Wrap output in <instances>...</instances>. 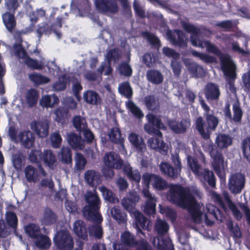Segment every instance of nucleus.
<instances>
[{
	"instance_id": "f257e3e1",
	"label": "nucleus",
	"mask_w": 250,
	"mask_h": 250,
	"mask_svg": "<svg viewBox=\"0 0 250 250\" xmlns=\"http://www.w3.org/2000/svg\"><path fill=\"white\" fill-rule=\"evenodd\" d=\"M169 191L170 201L179 207L187 209L192 222L200 224L203 213L189 188L180 185H174L170 188Z\"/></svg>"
},
{
	"instance_id": "f03ea898",
	"label": "nucleus",
	"mask_w": 250,
	"mask_h": 250,
	"mask_svg": "<svg viewBox=\"0 0 250 250\" xmlns=\"http://www.w3.org/2000/svg\"><path fill=\"white\" fill-rule=\"evenodd\" d=\"M139 196L134 193H130L127 197L122 200V205L124 208L129 212H133L135 219V224L138 234H142L145 236V233L142 229H148V225H146L148 222L147 219L141 212L134 210L136 203L139 200Z\"/></svg>"
},
{
	"instance_id": "7ed1b4c3",
	"label": "nucleus",
	"mask_w": 250,
	"mask_h": 250,
	"mask_svg": "<svg viewBox=\"0 0 250 250\" xmlns=\"http://www.w3.org/2000/svg\"><path fill=\"white\" fill-rule=\"evenodd\" d=\"M84 197L87 205L83 208V216L88 220L101 223L103 218L99 212L101 206L99 197L91 192H88Z\"/></svg>"
},
{
	"instance_id": "20e7f679",
	"label": "nucleus",
	"mask_w": 250,
	"mask_h": 250,
	"mask_svg": "<svg viewBox=\"0 0 250 250\" xmlns=\"http://www.w3.org/2000/svg\"><path fill=\"white\" fill-rule=\"evenodd\" d=\"M169 228L168 224L164 220L159 219L155 223V229L158 235L154 237L152 244L154 247H157L158 250H174L171 239L165 236Z\"/></svg>"
},
{
	"instance_id": "39448f33",
	"label": "nucleus",
	"mask_w": 250,
	"mask_h": 250,
	"mask_svg": "<svg viewBox=\"0 0 250 250\" xmlns=\"http://www.w3.org/2000/svg\"><path fill=\"white\" fill-rule=\"evenodd\" d=\"M29 159L34 163L38 164V167L41 174L43 176H46V172L43 169L41 162L44 163L50 168H53L54 165L56 162L55 155L51 150H45L42 153L40 150H32L29 154Z\"/></svg>"
},
{
	"instance_id": "423d86ee",
	"label": "nucleus",
	"mask_w": 250,
	"mask_h": 250,
	"mask_svg": "<svg viewBox=\"0 0 250 250\" xmlns=\"http://www.w3.org/2000/svg\"><path fill=\"white\" fill-rule=\"evenodd\" d=\"M171 161L174 165L172 167L167 162H162L159 166L161 172L172 179L177 178L182 170V163L178 154L171 155Z\"/></svg>"
},
{
	"instance_id": "0eeeda50",
	"label": "nucleus",
	"mask_w": 250,
	"mask_h": 250,
	"mask_svg": "<svg viewBox=\"0 0 250 250\" xmlns=\"http://www.w3.org/2000/svg\"><path fill=\"white\" fill-rule=\"evenodd\" d=\"M147 123L144 125V129L146 132L150 135L161 136V130H166V126L163 123L159 117L152 113H148L146 115Z\"/></svg>"
},
{
	"instance_id": "6e6552de",
	"label": "nucleus",
	"mask_w": 250,
	"mask_h": 250,
	"mask_svg": "<svg viewBox=\"0 0 250 250\" xmlns=\"http://www.w3.org/2000/svg\"><path fill=\"white\" fill-rule=\"evenodd\" d=\"M122 6H128L127 0H118ZM97 9L102 13L115 14L119 11L117 0H95Z\"/></svg>"
},
{
	"instance_id": "1a4fd4ad",
	"label": "nucleus",
	"mask_w": 250,
	"mask_h": 250,
	"mask_svg": "<svg viewBox=\"0 0 250 250\" xmlns=\"http://www.w3.org/2000/svg\"><path fill=\"white\" fill-rule=\"evenodd\" d=\"M190 41L192 45L201 48L206 47L207 51L209 53H213L216 56H219V49L215 45L211 44L209 41L205 40L203 37L204 33L207 32H190Z\"/></svg>"
},
{
	"instance_id": "9d476101",
	"label": "nucleus",
	"mask_w": 250,
	"mask_h": 250,
	"mask_svg": "<svg viewBox=\"0 0 250 250\" xmlns=\"http://www.w3.org/2000/svg\"><path fill=\"white\" fill-rule=\"evenodd\" d=\"M220 63L225 78L237 76L236 65L229 54H223L220 51Z\"/></svg>"
},
{
	"instance_id": "9b49d317",
	"label": "nucleus",
	"mask_w": 250,
	"mask_h": 250,
	"mask_svg": "<svg viewBox=\"0 0 250 250\" xmlns=\"http://www.w3.org/2000/svg\"><path fill=\"white\" fill-rule=\"evenodd\" d=\"M53 240L59 250H71L73 248V240L66 231L58 232L54 236Z\"/></svg>"
},
{
	"instance_id": "f8f14e48",
	"label": "nucleus",
	"mask_w": 250,
	"mask_h": 250,
	"mask_svg": "<svg viewBox=\"0 0 250 250\" xmlns=\"http://www.w3.org/2000/svg\"><path fill=\"white\" fill-rule=\"evenodd\" d=\"M245 185V177L241 173H235L230 175L228 188L230 192L235 194L240 193Z\"/></svg>"
},
{
	"instance_id": "ddd939ff",
	"label": "nucleus",
	"mask_w": 250,
	"mask_h": 250,
	"mask_svg": "<svg viewBox=\"0 0 250 250\" xmlns=\"http://www.w3.org/2000/svg\"><path fill=\"white\" fill-rule=\"evenodd\" d=\"M121 241L127 247L133 248L137 247V250H138L140 247V242L143 241L147 243V250H152L150 246L146 240L141 239L137 241L135 235L128 230H125L121 234Z\"/></svg>"
},
{
	"instance_id": "4468645a",
	"label": "nucleus",
	"mask_w": 250,
	"mask_h": 250,
	"mask_svg": "<svg viewBox=\"0 0 250 250\" xmlns=\"http://www.w3.org/2000/svg\"><path fill=\"white\" fill-rule=\"evenodd\" d=\"M154 136L148 140V146L153 149L158 150L161 154L166 155L167 152L168 148L163 140V134L161 136L159 135Z\"/></svg>"
},
{
	"instance_id": "2eb2a0df",
	"label": "nucleus",
	"mask_w": 250,
	"mask_h": 250,
	"mask_svg": "<svg viewBox=\"0 0 250 250\" xmlns=\"http://www.w3.org/2000/svg\"><path fill=\"white\" fill-rule=\"evenodd\" d=\"M108 136L111 141L117 145L119 152L122 154L126 152L124 145L125 139L121 137V131L119 128H112Z\"/></svg>"
},
{
	"instance_id": "dca6fc26",
	"label": "nucleus",
	"mask_w": 250,
	"mask_h": 250,
	"mask_svg": "<svg viewBox=\"0 0 250 250\" xmlns=\"http://www.w3.org/2000/svg\"><path fill=\"white\" fill-rule=\"evenodd\" d=\"M104 164L106 166L110 168L120 169L123 166V161L118 154L114 152L106 153L104 157Z\"/></svg>"
},
{
	"instance_id": "f3484780",
	"label": "nucleus",
	"mask_w": 250,
	"mask_h": 250,
	"mask_svg": "<svg viewBox=\"0 0 250 250\" xmlns=\"http://www.w3.org/2000/svg\"><path fill=\"white\" fill-rule=\"evenodd\" d=\"M128 140L138 153L144 154L146 146L144 139L135 133L132 132L128 136Z\"/></svg>"
},
{
	"instance_id": "a211bd4d",
	"label": "nucleus",
	"mask_w": 250,
	"mask_h": 250,
	"mask_svg": "<svg viewBox=\"0 0 250 250\" xmlns=\"http://www.w3.org/2000/svg\"><path fill=\"white\" fill-rule=\"evenodd\" d=\"M167 125L170 129L177 134L184 133L190 125V122L188 119H183L180 122L177 123L174 120H169Z\"/></svg>"
},
{
	"instance_id": "6ab92c4d",
	"label": "nucleus",
	"mask_w": 250,
	"mask_h": 250,
	"mask_svg": "<svg viewBox=\"0 0 250 250\" xmlns=\"http://www.w3.org/2000/svg\"><path fill=\"white\" fill-rule=\"evenodd\" d=\"M169 41L174 45L184 47L187 45L186 32H166Z\"/></svg>"
},
{
	"instance_id": "aec40b11",
	"label": "nucleus",
	"mask_w": 250,
	"mask_h": 250,
	"mask_svg": "<svg viewBox=\"0 0 250 250\" xmlns=\"http://www.w3.org/2000/svg\"><path fill=\"white\" fill-rule=\"evenodd\" d=\"M100 173L94 170H87L84 174V178L90 187H96L101 183Z\"/></svg>"
},
{
	"instance_id": "412c9836",
	"label": "nucleus",
	"mask_w": 250,
	"mask_h": 250,
	"mask_svg": "<svg viewBox=\"0 0 250 250\" xmlns=\"http://www.w3.org/2000/svg\"><path fill=\"white\" fill-rule=\"evenodd\" d=\"M73 231L78 237L84 241L88 240V228L83 221L79 220L74 222Z\"/></svg>"
},
{
	"instance_id": "4be33fe9",
	"label": "nucleus",
	"mask_w": 250,
	"mask_h": 250,
	"mask_svg": "<svg viewBox=\"0 0 250 250\" xmlns=\"http://www.w3.org/2000/svg\"><path fill=\"white\" fill-rule=\"evenodd\" d=\"M31 128L40 137L44 138L48 136L49 125L47 123L34 121L31 124Z\"/></svg>"
},
{
	"instance_id": "5701e85b",
	"label": "nucleus",
	"mask_w": 250,
	"mask_h": 250,
	"mask_svg": "<svg viewBox=\"0 0 250 250\" xmlns=\"http://www.w3.org/2000/svg\"><path fill=\"white\" fill-rule=\"evenodd\" d=\"M215 143L216 146H210L209 154L214 161V169L216 174L219 176V134L216 135Z\"/></svg>"
},
{
	"instance_id": "b1692460",
	"label": "nucleus",
	"mask_w": 250,
	"mask_h": 250,
	"mask_svg": "<svg viewBox=\"0 0 250 250\" xmlns=\"http://www.w3.org/2000/svg\"><path fill=\"white\" fill-rule=\"evenodd\" d=\"M19 138L23 146L26 148H31L34 144L35 137L33 133L29 130L20 132Z\"/></svg>"
},
{
	"instance_id": "393cba45",
	"label": "nucleus",
	"mask_w": 250,
	"mask_h": 250,
	"mask_svg": "<svg viewBox=\"0 0 250 250\" xmlns=\"http://www.w3.org/2000/svg\"><path fill=\"white\" fill-rule=\"evenodd\" d=\"M67 141L69 145L74 149H82L84 145L82 142V137L74 132H70L67 135Z\"/></svg>"
},
{
	"instance_id": "a878e982",
	"label": "nucleus",
	"mask_w": 250,
	"mask_h": 250,
	"mask_svg": "<svg viewBox=\"0 0 250 250\" xmlns=\"http://www.w3.org/2000/svg\"><path fill=\"white\" fill-rule=\"evenodd\" d=\"M84 101L92 105L101 104L102 100L98 93L95 91L87 90L83 94Z\"/></svg>"
},
{
	"instance_id": "bb28decb",
	"label": "nucleus",
	"mask_w": 250,
	"mask_h": 250,
	"mask_svg": "<svg viewBox=\"0 0 250 250\" xmlns=\"http://www.w3.org/2000/svg\"><path fill=\"white\" fill-rule=\"evenodd\" d=\"M39 98V92L35 88L28 89L25 95V100L28 107L30 108L36 106Z\"/></svg>"
},
{
	"instance_id": "cd10ccee",
	"label": "nucleus",
	"mask_w": 250,
	"mask_h": 250,
	"mask_svg": "<svg viewBox=\"0 0 250 250\" xmlns=\"http://www.w3.org/2000/svg\"><path fill=\"white\" fill-rule=\"evenodd\" d=\"M186 66L189 72L196 78H202L205 75V71L202 66L194 62H187Z\"/></svg>"
},
{
	"instance_id": "c85d7f7f",
	"label": "nucleus",
	"mask_w": 250,
	"mask_h": 250,
	"mask_svg": "<svg viewBox=\"0 0 250 250\" xmlns=\"http://www.w3.org/2000/svg\"><path fill=\"white\" fill-rule=\"evenodd\" d=\"M147 80L154 84H159L163 83L164 77L160 71L156 69L147 70L146 74Z\"/></svg>"
},
{
	"instance_id": "c756f323",
	"label": "nucleus",
	"mask_w": 250,
	"mask_h": 250,
	"mask_svg": "<svg viewBox=\"0 0 250 250\" xmlns=\"http://www.w3.org/2000/svg\"><path fill=\"white\" fill-rule=\"evenodd\" d=\"M201 175L197 176L203 182L207 183L212 188L216 185V178L213 172L208 169H204L203 172H201Z\"/></svg>"
},
{
	"instance_id": "7c9ffc66",
	"label": "nucleus",
	"mask_w": 250,
	"mask_h": 250,
	"mask_svg": "<svg viewBox=\"0 0 250 250\" xmlns=\"http://www.w3.org/2000/svg\"><path fill=\"white\" fill-rule=\"evenodd\" d=\"M40 170L31 165H27L25 168V175L29 182H37L40 179Z\"/></svg>"
},
{
	"instance_id": "2f4dec72",
	"label": "nucleus",
	"mask_w": 250,
	"mask_h": 250,
	"mask_svg": "<svg viewBox=\"0 0 250 250\" xmlns=\"http://www.w3.org/2000/svg\"><path fill=\"white\" fill-rule=\"evenodd\" d=\"M124 173L126 175L128 179L133 182L139 183L141 176L138 170H133L132 167L130 165H125L123 167Z\"/></svg>"
},
{
	"instance_id": "473e14b6",
	"label": "nucleus",
	"mask_w": 250,
	"mask_h": 250,
	"mask_svg": "<svg viewBox=\"0 0 250 250\" xmlns=\"http://www.w3.org/2000/svg\"><path fill=\"white\" fill-rule=\"evenodd\" d=\"M2 18L6 29L8 31H12L16 25L14 14L7 12L2 15Z\"/></svg>"
},
{
	"instance_id": "72a5a7b5",
	"label": "nucleus",
	"mask_w": 250,
	"mask_h": 250,
	"mask_svg": "<svg viewBox=\"0 0 250 250\" xmlns=\"http://www.w3.org/2000/svg\"><path fill=\"white\" fill-rule=\"evenodd\" d=\"M205 93V96L208 100H215L219 97V88L215 84L208 83L206 85Z\"/></svg>"
},
{
	"instance_id": "f704fd0d",
	"label": "nucleus",
	"mask_w": 250,
	"mask_h": 250,
	"mask_svg": "<svg viewBox=\"0 0 250 250\" xmlns=\"http://www.w3.org/2000/svg\"><path fill=\"white\" fill-rule=\"evenodd\" d=\"M126 56L127 62H121L119 65L118 70L121 75L128 77L131 76L132 74V68L128 64V62L130 60V53H128Z\"/></svg>"
},
{
	"instance_id": "c9c22d12",
	"label": "nucleus",
	"mask_w": 250,
	"mask_h": 250,
	"mask_svg": "<svg viewBox=\"0 0 250 250\" xmlns=\"http://www.w3.org/2000/svg\"><path fill=\"white\" fill-rule=\"evenodd\" d=\"M72 154L70 148L67 146H63L59 153L58 156L62 162L66 164H72Z\"/></svg>"
},
{
	"instance_id": "e433bc0d",
	"label": "nucleus",
	"mask_w": 250,
	"mask_h": 250,
	"mask_svg": "<svg viewBox=\"0 0 250 250\" xmlns=\"http://www.w3.org/2000/svg\"><path fill=\"white\" fill-rule=\"evenodd\" d=\"M59 99L55 94L52 95H45L42 97L40 104L41 105L45 107H52L55 104H58Z\"/></svg>"
},
{
	"instance_id": "4c0bfd02",
	"label": "nucleus",
	"mask_w": 250,
	"mask_h": 250,
	"mask_svg": "<svg viewBox=\"0 0 250 250\" xmlns=\"http://www.w3.org/2000/svg\"><path fill=\"white\" fill-rule=\"evenodd\" d=\"M57 221V215L49 208H46L44 209L42 222L46 226L51 225L54 224Z\"/></svg>"
},
{
	"instance_id": "58836bf2",
	"label": "nucleus",
	"mask_w": 250,
	"mask_h": 250,
	"mask_svg": "<svg viewBox=\"0 0 250 250\" xmlns=\"http://www.w3.org/2000/svg\"><path fill=\"white\" fill-rule=\"evenodd\" d=\"M144 102L147 109L149 110L155 111L159 108V101L154 95L146 96L144 99Z\"/></svg>"
},
{
	"instance_id": "ea45409f",
	"label": "nucleus",
	"mask_w": 250,
	"mask_h": 250,
	"mask_svg": "<svg viewBox=\"0 0 250 250\" xmlns=\"http://www.w3.org/2000/svg\"><path fill=\"white\" fill-rule=\"evenodd\" d=\"M69 110L68 108L64 107H59L55 111L56 115V121L62 125L64 124L66 122L68 115Z\"/></svg>"
},
{
	"instance_id": "a19ab883",
	"label": "nucleus",
	"mask_w": 250,
	"mask_h": 250,
	"mask_svg": "<svg viewBox=\"0 0 250 250\" xmlns=\"http://www.w3.org/2000/svg\"><path fill=\"white\" fill-rule=\"evenodd\" d=\"M111 214L113 218L119 224H124L126 222V214L122 212L118 208H113L111 209Z\"/></svg>"
},
{
	"instance_id": "79ce46f5",
	"label": "nucleus",
	"mask_w": 250,
	"mask_h": 250,
	"mask_svg": "<svg viewBox=\"0 0 250 250\" xmlns=\"http://www.w3.org/2000/svg\"><path fill=\"white\" fill-rule=\"evenodd\" d=\"M68 81L69 78L65 74H62L59 77V80L53 83L52 87L55 91H63L66 89Z\"/></svg>"
},
{
	"instance_id": "37998d69",
	"label": "nucleus",
	"mask_w": 250,
	"mask_h": 250,
	"mask_svg": "<svg viewBox=\"0 0 250 250\" xmlns=\"http://www.w3.org/2000/svg\"><path fill=\"white\" fill-rule=\"evenodd\" d=\"M29 78L32 82L37 85L45 84L50 81V79L48 77L38 73L30 74Z\"/></svg>"
},
{
	"instance_id": "c03bdc74",
	"label": "nucleus",
	"mask_w": 250,
	"mask_h": 250,
	"mask_svg": "<svg viewBox=\"0 0 250 250\" xmlns=\"http://www.w3.org/2000/svg\"><path fill=\"white\" fill-rule=\"evenodd\" d=\"M5 218L8 226L13 229L16 230L18 219L16 213L13 211H9L6 213Z\"/></svg>"
},
{
	"instance_id": "a18cd8bd",
	"label": "nucleus",
	"mask_w": 250,
	"mask_h": 250,
	"mask_svg": "<svg viewBox=\"0 0 250 250\" xmlns=\"http://www.w3.org/2000/svg\"><path fill=\"white\" fill-rule=\"evenodd\" d=\"M233 116H231V119L230 121H233L235 123H239L242 121L243 112L239 104H234L232 105Z\"/></svg>"
},
{
	"instance_id": "49530a36",
	"label": "nucleus",
	"mask_w": 250,
	"mask_h": 250,
	"mask_svg": "<svg viewBox=\"0 0 250 250\" xmlns=\"http://www.w3.org/2000/svg\"><path fill=\"white\" fill-rule=\"evenodd\" d=\"M126 105L129 111L137 118L142 119L144 114L141 109L137 106L132 101H129L126 103Z\"/></svg>"
},
{
	"instance_id": "de8ad7c7",
	"label": "nucleus",
	"mask_w": 250,
	"mask_h": 250,
	"mask_svg": "<svg viewBox=\"0 0 250 250\" xmlns=\"http://www.w3.org/2000/svg\"><path fill=\"white\" fill-rule=\"evenodd\" d=\"M26 233L32 238L36 239L42 234L39 226L34 224H31L25 227Z\"/></svg>"
},
{
	"instance_id": "09e8293b",
	"label": "nucleus",
	"mask_w": 250,
	"mask_h": 250,
	"mask_svg": "<svg viewBox=\"0 0 250 250\" xmlns=\"http://www.w3.org/2000/svg\"><path fill=\"white\" fill-rule=\"evenodd\" d=\"M99 189L102 193L104 199L107 201L111 203H115L118 201V199L115 197L114 193L105 186L101 187Z\"/></svg>"
},
{
	"instance_id": "8fccbe9b",
	"label": "nucleus",
	"mask_w": 250,
	"mask_h": 250,
	"mask_svg": "<svg viewBox=\"0 0 250 250\" xmlns=\"http://www.w3.org/2000/svg\"><path fill=\"white\" fill-rule=\"evenodd\" d=\"M204 121L202 117H198L195 122L196 128L200 135L205 139H208L209 137V134L205 131L204 127Z\"/></svg>"
},
{
	"instance_id": "3c124183",
	"label": "nucleus",
	"mask_w": 250,
	"mask_h": 250,
	"mask_svg": "<svg viewBox=\"0 0 250 250\" xmlns=\"http://www.w3.org/2000/svg\"><path fill=\"white\" fill-rule=\"evenodd\" d=\"M36 240V246L41 249L48 248L51 245V241L49 237L42 234Z\"/></svg>"
},
{
	"instance_id": "603ef678",
	"label": "nucleus",
	"mask_w": 250,
	"mask_h": 250,
	"mask_svg": "<svg viewBox=\"0 0 250 250\" xmlns=\"http://www.w3.org/2000/svg\"><path fill=\"white\" fill-rule=\"evenodd\" d=\"M156 206L154 200H147L144 207V213L148 216L155 214L156 213Z\"/></svg>"
},
{
	"instance_id": "864d4df0",
	"label": "nucleus",
	"mask_w": 250,
	"mask_h": 250,
	"mask_svg": "<svg viewBox=\"0 0 250 250\" xmlns=\"http://www.w3.org/2000/svg\"><path fill=\"white\" fill-rule=\"evenodd\" d=\"M188 163L192 172L197 176L201 175L200 170L202 169L201 166L198 161L194 158H191L189 156L188 157Z\"/></svg>"
},
{
	"instance_id": "5fc2aeb1",
	"label": "nucleus",
	"mask_w": 250,
	"mask_h": 250,
	"mask_svg": "<svg viewBox=\"0 0 250 250\" xmlns=\"http://www.w3.org/2000/svg\"><path fill=\"white\" fill-rule=\"evenodd\" d=\"M226 225L229 231L232 234V236L235 238H240L242 236L239 227L237 225L234 226L232 220H229L227 222Z\"/></svg>"
},
{
	"instance_id": "6e6d98bb",
	"label": "nucleus",
	"mask_w": 250,
	"mask_h": 250,
	"mask_svg": "<svg viewBox=\"0 0 250 250\" xmlns=\"http://www.w3.org/2000/svg\"><path fill=\"white\" fill-rule=\"evenodd\" d=\"M242 149L244 158L250 162V137H247L243 140Z\"/></svg>"
},
{
	"instance_id": "4d7b16f0",
	"label": "nucleus",
	"mask_w": 250,
	"mask_h": 250,
	"mask_svg": "<svg viewBox=\"0 0 250 250\" xmlns=\"http://www.w3.org/2000/svg\"><path fill=\"white\" fill-rule=\"evenodd\" d=\"M191 54L193 56L199 58L201 60L206 63H212L215 62L216 60V58L214 57L207 54L200 53L195 50L192 51Z\"/></svg>"
},
{
	"instance_id": "13d9d810",
	"label": "nucleus",
	"mask_w": 250,
	"mask_h": 250,
	"mask_svg": "<svg viewBox=\"0 0 250 250\" xmlns=\"http://www.w3.org/2000/svg\"><path fill=\"white\" fill-rule=\"evenodd\" d=\"M191 54L193 56L199 58L201 60L206 63H212L215 62L216 60V58L214 57L207 54L200 53L195 50L192 51Z\"/></svg>"
},
{
	"instance_id": "bf43d9fd",
	"label": "nucleus",
	"mask_w": 250,
	"mask_h": 250,
	"mask_svg": "<svg viewBox=\"0 0 250 250\" xmlns=\"http://www.w3.org/2000/svg\"><path fill=\"white\" fill-rule=\"evenodd\" d=\"M179 20L181 26L185 31H200L197 27L189 23L188 19H180Z\"/></svg>"
},
{
	"instance_id": "052dcab7",
	"label": "nucleus",
	"mask_w": 250,
	"mask_h": 250,
	"mask_svg": "<svg viewBox=\"0 0 250 250\" xmlns=\"http://www.w3.org/2000/svg\"><path fill=\"white\" fill-rule=\"evenodd\" d=\"M24 60L26 65L32 69L41 70L43 68V65L39 63L37 60H34L28 56Z\"/></svg>"
},
{
	"instance_id": "680f3d73",
	"label": "nucleus",
	"mask_w": 250,
	"mask_h": 250,
	"mask_svg": "<svg viewBox=\"0 0 250 250\" xmlns=\"http://www.w3.org/2000/svg\"><path fill=\"white\" fill-rule=\"evenodd\" d=\"M88 233L90 236L100 239L103 236V229L100 225H93L88 228Z\"/></svg>"
},
{
	"instance_id": "e2e57ef3",
	"label": "nucleus",
	"mask_w": 250,
	"mask_h": 250,
	"mask_svg": "<svg viewBox=\"0 0 250 250\" xmlns=\"http://www.w3.org/2000/svg\"><path fill=\"white\" fill-rule=\"evenodd\" d=\"M238 21L236 20H225L220 22V28L227 30L235 29L237 27Z\"/></svg>"
},
{
	"instance_id": "0e129e2a",
	"label": "nucleus",
	"mask_w": 250,
	"mask_h": 250,
	"mask_svg": "<svg viewBox=\"0 0 250 250\" xmlns=\"http://www.w3.org/2000/svg\"><path fill=\"white\" fill-rule=\"evenodd\" d=\"M29 17L30 18V21H31L30 24L26 28V31H40L39 29H36V23L39 20V17L35 11H32L29 13Z\"/></svg>"
},
{
	"instance_id": "69168bd1",
	"label": "nucleus",
	"mask_w": 250,
	"mask_h": 250,
	"mask_svg": "<svg viewBox=\"0 0 250 250\" xmlns=\"http://www.w3.org/2000/svg\"><path fill=\"white\" fill-rule=\"evenodd\" d=\"M153 181V185L156 189L164 190L167 188V182L159 176L155 175Z\"/></svg>"
},
{
	"instance_id": "338daca9",
	"label": "nucleus",
	"mask_w": 250,
	"mask_h": 250,
	"mask_svg": "<svg viewBox=\"0 0 250 250\" xmlns=\"http://www.w3.org/2000/svg\"><path fill=\"white\" fill-rule=\"evenodd\" d=\"M15 55L19 59H24L27 56V54L22 47V45L20 43H15L13 45Z\"/></svg>"
},
{
	"instance_id": "774afa93",
	"label": "nucleus",
	"mask_w": 250,
	"mask_h": 250,
	"mask_svg": "<svg viewBox=\"0 0 250 250\" xmlns=\"http://www.w3.org/2000/svg\"><path fill=\"white\" fill-rule=\"evenodd\" d=\"M120 57L121 52L117 48L110 49L107 53L106 58L108 62H110L112 61H116L118 60Z\"/></svg>"
}]
</instances>
